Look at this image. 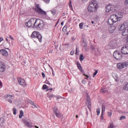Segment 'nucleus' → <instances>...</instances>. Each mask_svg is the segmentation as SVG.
<instances>
[{
    "instance_id": "1",
    "label": "nucleus",
    "mask_w": 128,
    "mask_h": 128,
    "mask_svg": "<svg viewBox=\"0 0 128 128\" xmlns=\"http://www.w3.org/2000/svg\"><path fill=\"white\" fill-rule=\"evenodd\" d=\"M98 8V5L96 0L91 1L88 8V12H96Z\"/></svg>"
},
{
    "instance_id": "2",
    "label": "nucleus",
    "mask_w": 128,
    "mask_h": 128,
    "mask_svg": "<svg viewBox=\"0 0 128 128\" xmlns=\"http://www.w3.org/2000/svg\"><path fill=\"white\" fill-rule=\"evenodd\" d=\"M34 10L36 12H37L38 14L42 16V18H46L48 16V14H46V12L44 11L40 8V4H36L34 7Z\"/></svg>"
},
{
    "instance_id": "3",
    "label": "nucleus",
    "mask_w": 128,
    "mask_h": 128,
    "mask_svg": "<svg viewBox=\"0 0 128 128\" xmlns=\"http://www.w3.org/2000/svg\"><path fill=\"white\" fill-rule=\"evenodd\" d=\"M34 28L38 30H42L44 26V22L40 19H36L34 23Z\"/></svg>"
},
{
    "instance_id": "4",
    "label": "nucleus",
    "mask_w": 128,
    "mask_h": 128,
    "mask_svg": "<svg viewBox=\"0 0 128 128\" xmlns=\"http://www.w3.org/2000/svg\"><path fill=\"white\" fill-rule=\"evenodd\" d=\"M31 36L32 38H38L40 42H42V34H40V32H38V31L33 32Z\"/></svg>"
},
{
    "instance_id": "5",
    "label": "nucleus",
    "mask_w": 128,
    "mask_h": 128,
    "mask_svg": "<svg viewBox=\"0 0 128 128\" xmlns=\"http://www.w3.org/2000/svg\"><path fill=\"white\" fill-rule=\"evenodd\" d=\"M113 56L116 60H122V58H124L122 53L118 50H116L114 52Z\"/></svg>"
},
{
    "instance_id": "6",
    "label": "nucleus",
    "mask_w": 128,
    "mask_h": 128,
    "mask_svg": "<svg viewBox=\"0 0 128 128\" xmlns=\"http://www.w3.org/2000/svg\"><path fill=\"white\" fill-rule=\"evenodd\" d=\"M36 19H35L34 18H30L28 22L25 23L26 26L30 28L33 26L34 28V24H36Z\"/></svg>"
},
{
    "instance_id": "7",
    "label": "nucleus",
    "mask_w": 128,
    "mask_h": 128,
    "mask_svg": "<svg viewBox=\"0 0 128 128\" xmlns=\"http://www.w3.org/2000/svg\"><path fill=\"white\" fill-rule=\"evenodd\" d=\"M128 66V62H124L117 64L116 67L118 68V70H122V68H127Z\"/></svg>"
},
{
    "instance_id": "8",
    "label": "nucleus",
    "mask_w": 128,
    "mask_h": 128,
    "mask_svg": "<svg viewBox=\"0 0 128 128\" xmlns=\"http://www.w3.org/2000/svg\"><path fill=\"white\" fill-rule=\"evenodd\" d=\"M18 84L21 86H26L28 84H26V80L24 79H22V78L19 77L18 78Z\"/></svg>"
},
{
    "instance_id": "9",
    "label": "nucleus",
    "mask_w": 128,
    "mask_h": 128,
    "mask_svg": "<svg viewBox=\"0 0 128 128\" xmlns=\"http://www.w3.org/2000/svg\"><path fill=\"white\" fill-rule=\"evenodd\" d=\"M105 10L106 12H112V10H114V6L110 4H107L106 5Z\"/></svg>"
},
{
    "instance_id": "10",
    "label": "nucleus",
    "mask_w": 128,
    "mask_h": 128,
    "mask_svg": "<svg viewBox=\"0 0 128 128\" xmlns=\"http://www.w3.org/2000/svg\"><path fill=\"white\" fill-rule=\"evenodd\" d=\"M53 110L56 118H62V114L60 113V112L58 110V109L56 107H54Z\"/></svg>"
},
{
    "instance_id": "11",
    "label": "nucleus",
    "mask_w": 128,
    "mask_h": 128,
    "mask_svg": "<svg viewBox=\"0 0 128 128\" xmlns=\"http://www.w3.org/2000/svg\"><path fill=\"white\" fill-rule=\"evenodd\" d=\"M128 28V23L126 22H124L121 25V26L120 27L119 30L120 32H122V30H126V28Z\"/></svg>"
},
{
    "instance_id": "12",
    "label": "nucleus",
    "mask_w": 128,
    "mask_h": 128,
    "mask_svg": "<svg viewBox=\"0 0 128 128\" xmlns=\"http://www.w3.org/2000/svg\"><path fill=\"white\" fill-rule=\"evenodd\" d=\"M6 70V64L0 61V72H4Z\"/></svg>"
},
{
    "instance_id": "13",
    "label": "nucleus",
    "mask_w": 128,
    "mask_h": 128,
    "mask_svg": "<svg viewBox=\"0 0 128 128\" xmlns=\"http://www.w3.org/2000/svg\"><path fill=\"white\" fill-rule=\"evenodd\" d=\"M121 52L123 54H128V45H126L122 47Z\"/></svg>"
},
{
    "instance_id": "14",
    "label": "nucleus",
    "mask_w": 128,
    "mask_h": 128,
    "mask_svg": "<svg viewBox=\"0 0 128 128\" xmlns=\"http://www.w3.org/2000/svg\"><path fill=\"white\" fill-rule=\"evenodd\" d=\"M4 98L8 100V102H10V104H12V100L13 98V96L8 94L6 95H5L4 96Z\"/></svg>"
},
{
    "instance_id": "15",
    "label": "nucleus",
    "mask_w": 128,
    "mask_h": 128,
    "mask_svg": "<svg viewBox=\"0 0 128 128\" xmlns=\"http://www.w3.org/2000/svg\"><path fill=\"white\" fill-rule=\"evenodd\" d=\"M110 18L114 22V23L116 22H118L120 20V18L118 17V15L116 14H112V15Z\"/></svg>"
},
{
    "instance_id": "16",
    "label": "nucleus",
    "mask_w": 128,
    "mask_h": 128,
    "mask_svg": "<svg viewBox=\"0 0 128 128\" xmlns=\"http://www.w3.org/2000/svg\"><path fill=\"white\" fill-rule=\"evenodd\" d=\"M23 122H24V124L26 126H28V128H32V123L26 120H23Z\"/></svg>"
},
{
    "instance_id": "17",
    "label": "nucleus",
    "mask_w": 128,
    "mask_h": 128,
    "mask_svg": "<svg viewBox=\"0 0 128 128\" xmlns=\"http://www.w3.org/2000/svg\"><path fill=\"white\" fill-rule=\"evenodd\" d=\"M0 53L2 56H8V52L6 50L4 49H2L0 50Z\"/></svg>"
},
{
    "instance_id": "18",
    "label": "nucleus",
    "mask_w": 128,
    "mask_h": 128,
    "mask_svg": "<svg viewBox=\"0 0 128 128\" xmlns=\"http://www.w3.org/2000/svg\"><path fill=\"white\" fill-rule=\"evenodd\" d=\"M87 106L88 107V108L89 110H90L92 108V102H90V98H87Z\"/></svg>"
},
{
    "instance_id": "19",
    "label": "nucleus",
    "mask_w": 128,
    "mask_h": 128,
    "mask_svg": "<svg viewBox=\"0 0 128 128\" xmlns=\"http://www.w3.org/2000/svg\"><path fill=\"white\" fill-rule=\"evenodd\" d=\"M112 76L114 78L116 82H120V78H118V74L116 73H114L112 74Z\"/></svg>"
},
{
    "instance_id": "20",
    "label": "nucleus",
    "mask_w": 128,
    "mask_h": 128,
    "mask_svg": "<svg viewBox=\"0 0 128 128\" xmlns=\"http://www.w3.org/2000/svg\"><path fill=\"white\" fill-rule=\"evenodd\" d=\"M114 30H116V27H114V26H111L109 28V32H110V34H112V32H114Z\"/></svg>"
},
{
    "instance_id": "21",
    "label": "nucleus",
    "mask_w": 128,
    "mask_h": 128,
    "mask_svg": "<svg viewBox=\"0 0 128 128\" xmlns=\"http://www.w3.org/2000/svg\"><path fill=\"white\" fill-rule=\"evenodd\" d=\"M108 24H110V26H112V24H115L114 22L113 21V20L112 19V18L110 17L108 20Z\"/></svg>"
},
{
    "instance_id": "22",
    "label": "nucleus",
    "mask_w": 128,
    "mask_h": 128,
    "mask_svg": "<svg viewBox=\"0 0 128 128\" xmlns=\"http://www.w3.org/2000/svg\"><path fill=\"white\" fill-rule=\"evenodd\" d=\"M124 14L122 12H118L117 16L119 18V20H120L121 18H122Z\"/></svg>"
},
{
    "instance_id": "23",
    "label": "nucleus",
    "mask_w": 128,
    "mask_h": 128,
    "mask_svg": "<svg viewBox=\"0 0 128 128\" xmlns=\"http://www.w3.org/2000/svg\"><path fill=\"white\" fill-rule=\"evenodd\" d=\"M50 12L51 14H52L53 16H56V14L58 10L56 8H53L52 10H50Z\"/></svg>"
},
{
    "instance_id": "24",
    "label": "nucleus",
    "mask_w": 128,
    "mask_h": 128,
    "mask_svg": "<svg viewBox=\"0 0 128 128\" xmlns=\"http://www.w3.org/2000/svg\"><path fill=\"white\" fill-rule=\"evenodd\" d=\"M128 34V30L126 29L125 30H122V36H127Z\"/></svg>"
},
{
    "instance_id": "25",
    "label": "nucleus",
    "mask_w": 128,
    "mask_h": 128,
    "mask_svg": "<svg viewBox=\"0 0 128 128\" xmlns=\"http://www.w3.org/2000/svg\"><path fill=\"white\" fill-rule=\"evenodd\" d=\"M24 116V111L20 110L19 114V118H22Z\"/></svg>"
},
{
    "instance_id": "26",
    "label": "nucleus",
    "mask_w": 128,
    "mask_h": 128,
    "mask_svg": "<svg viewBox=\"0 0 128 128\" xmlns=\"http://www.w3.org/2000/svg\"><path fill=\"white\" fill-rule=\"evenodd\" d=\"M79 60L80 62H82V60H84V54H80Z\"/></svg>"
},
{
    "instance_id": "27",
    "label": "nucleus",
    "mask_w": 128,
    "mask_h": 128,
    "mask_svg": "<svg viewBox=\"0 0 128 128\" xmlns=\"http://www.w3.org/2000/svg\"><path fill=\"white\" fill-rule=\"evenodd\" d=\"M77 66L78 70H82V66L80 65V64H79V63L77 64Z\"/></svg>"
},
{
    "instance_id": "28",
    "label": "nucleus",
    "mask_w": 128,
    "mask_h": 128,
    "mask_svg": "<svg viewBox=\"0 0 128 128\" xmlns=\"http://www.w3.org/2000/svg\"><path fill=\"white\" fill-rule=\"evenodd\" d=\"M115 126H114V123H110V125L108 126V128H114Z\"/></svg>"
},
{
    "instance_id": "29",
    "label": "nucleus",
    "mask_w": 128,
    "mask_h": 128,
    "mask_svg": "<svg viewBox=\"0 0 128 128\" xmlns=\"http://www.w3.org/2000/svg\"><path fill=\"white\" fill-rule=\"evenodd\" d=\"M84 22H81L79 24V28H80V30H82V28H84Z\"/></svg>"
},
{
    "instance_id": "30",
    "label": "nucleus",
    "mask_w": 128,
    "mask_h": 128,
    "mask_svg": "<svg viewBox=\"0 0 128 128\" xmlns=\"http://www.w3.org/2000/svg\"><path fill=\"white\" fill-rule=\"evenodd\" d=\"M29 104H32V106H34V108H37L36 106V104H34V102H32V100H30Z\"/></svg>"
},
{
    "instance_id": "31",
    "label": "nucleus",
    "mask_w": 128,
    "mask_h": 128,
    "mask_svg": "<svg viewBox=\"0 0 128 128\" xmlns=\"http://www.w3.org/2000/svg\"><path fill=\"white\" fill-rule=\"evenodd\" d=\"M108 116L109 118H112V110H110V112H108Z\"/></svg>"
},
{
    "instance_id": "32",
    "label": "nucleus",
    "mask_w": 128,
    "mask_h": 128,
    "mask_svg": "<svg viewBox=\"0 0 128 128\" xmlns=\"http://www.w3.org/2000/svg\"><path fill=\"white\" fill-rule=\"evenodd\" d=\"M106 112V106L104 105L102 106V112L104 113Z\"/></svg>"
},
{
    "instance_id": "33",
    "label": "nucleus",
    "mask_w": 128,
    "mask_h": 128,
    "mask_svg": "<svg viewBox=\"0 0 128 128\" xmlns=\"http://www.w3.org/2000/svg\"><path fill=\"white\" fill-rule=\"evenodd\" d=\"M96 114H97V116H100V109L98 108L96 110Z\"/></svg>"
},
{
    "instance_id": "34",
    "label": "nucleus",
    "mask_w": 128,
    "mask_h": 128,
    "mask_svg": "<svg viewBox=\"0 0 128 128\" xmlns=\"http://www.w3.org/2000/svg\"><path fill=\"white\" fill-rule=\"evenodd\" d=\"M69 7L70 8V10H72V0L70 1Z\"/></svg>"
},
{
    "instance_id": "35",
    "label": "nucleus",
    "mask_w": 128,
    "mask_h": 128,
    "mask_svg": "<svg viewBox=\"0 0 128 128\" xmlns=\"http://www.w3.org/2000/svg\"><path fill=\"white\" fill-rule=\"evenodd\" d=\"M84 50H86L88 48V43H84Z\"/></svg>"
},
{
    "instance_id": "36",
    "label": "nucleus",
    "mask_w": 128,
    "mask_h": 128,
    "mask_svg": "<svg viewBox=\"0 0 128 128\" xmlns=\"http://www.w3.org/2000/svg\"><path fill=\"white\" fill-rule=\"evenodd\" d=\"M13 114H16V108H13Z\"/></svg>"
},
{
    "instance_id": "37",
    "label": "nucleus",
    "mask_w": 128,
    "mask_h": 128,
    "mask_svg": "<svg viewBox=\"0 0 128 128\" xmlns=\"http://www.w3.org/2000/svg\"><path fill=\"white\" fill-rule=\"evenodd\" d=\"M42 88L43 90H46V88H48V86H46V84H44L42 86Z\"/></svg>"
},
{
    "instance_id": "38",
    "label": "nucleus",
    "mask_w": 128,
    "mask_h": 128,
    "mask_svg": "<svg viewBox=\"0 0 128 128\" xmlns=\"http://www.w3.org/2000/svg\"><path fill=\"white\" fill-rule=\"evenodd\" d=\"M98 70H96L95 72L93 74V78H94L96 74H98Z\"/></svg>"
},
{
    "instance_id": "39",
    "label": "nucleus",
    "mask_w": 128,
    "mask_h": 128,
    "mask_svg": "<svg viewBox=\"0 0 128 128\" xmlns=\"http://www.w3.org/2000/svg\"><path fill=\"white\" fill-rule=\"evenodd\" d=\"M70 54L71 56H74V50H72L70 52Z\"/></svg>"
},
{
    "instance_id": "40",
    "label": "nucleus",
    "mask_w": 128,
    "mask_h": 128,
    "mask_svg": "<svg viewBox=\"0 0 128 128\" xmlns=\"http://www.w3.org/2000/svg\"><path fill=\"white\" fill-rule=\"evenodd\" d=\"M125 118H126V116H122L120 118V120H125Z\"/></svg>"
},
{
    "instance_id": "41",
    "label": "nucleus",
    "mask_w": 128,
    "mask_h": 128,
    "mask_svg": "<svg viewBox=\"0 0 128 128\" xmlns=\"http://www.w3.org/2000/svg\"><path fill=\"white\" fill-rule=\"evenodd\" d=\"M46 4H48L50 0H42Z\"/></svg>"
},
{
    "instance_id": "42",
    "label": "nucleus",
    "mask_w": 128,
    "mask_h": 128,
    "mask_svg": "<svg viewBox=\"0 0 128 128\" xmlns=\"http://www.w3.org/2000/svg\"><path fill=\"white\" fill-rule=\"evenodd\" d=\"M78 54H79L78 50V48H76V54L78 55Z\"/></svg>"
},
{
    "instance_id": "43",
    "label": "nucleus",
    "mask_w": 128,
    "mask_h": 128,
    "mask_svg": "<svg viewBox=\"0 0 128 128\" xmlns=\"http://www.w3.org/2000/svg\"><path fill=\"white\" fill-rule=\"evenodd\" d=\"M124 4L126 6H128V0H125Z\"/></svg>"
},
{
    "instance_id": "44",
    "label": "nucleus",
    "mask_w": 128,
    "mask_h": 128,
    "mask_svg": "<svg viewBox=\"0 0 128 128\" xmlns=\"http://www.w3.org/2000/svg\"><path fill=\"white\" fill-rule=\"evenodd\" d=\"M9 38H10V40H14V38H13L12 36L10 35V36H9Z\"/></svg>"
},
{
    "instance_id": "45",
    "label": "nucleus",
    "mask_w": 128,
    "mask_h": 128,
    "mask_svg": "<svg viewBox=\"0 0 128 128\" xmlns=\"http://www.w3.org/2000/svg\"><path fill=\"white\" fill-rule=\"evenodd\" d=\"M100 118H102V120H104V113L102 112L101 114Z\"/></svg>"
},
{
    "instance_id": "46",
    "label": "nucleus",
    "mask_w": 128,
    "mask_h": 128,
    "mask_svg": "<svg viewBox=\"0 0 128 128\" xmlns=\"http://www.w3.org/2000/svg\"><path fill=\"white\" fill-rule=\"evenodd\" d=\"M66 28H68V26H65L63 28L62 30H66Z\"/></svg>"
},
{
    "instance_id": "47",
    "label": "nucleus",
    "mask_w": 128,
    "mask_h": 128,
    "mask_svg": "<svg viewBox=\"0 0 128 128\" xmlns=\"http://www.w3.org/2000/svg\"><path fill=\"white\" fill-rule=\"evenodd\" d=\"M42 78H46V75L44 74V72H42Z\"/></svg>"
},
{
    "instance_id": "48",
    "label": "nucleus",
    "mask_w": 128,
    "mask_h": 128,
    "mask_svg": "<svg viewBox=\"0 0 128 128\" xmlns=\"http://www.w3.org/2000/svg\"><path fill=\"white\" fill-rule=\"evenodd\" d=\"M106 92V90L105 89H104V88H102V89H101V90H100V92Z\"/></svg>"
},
{
    "instance_id": "49",
    "label": "nucleus",
    "mask_w": 128,
    "mask_h": 128,
    "mask_svg": "<svg viewBox=\"0 0 128 128\" xmlns=\"http://www.w3.org/2000/svg\"><path fill=\"white\" fill-rule=\"evenodd\" d=\"M52 74L53 76H54V69H52Z\"/></svg>"
},
{
    "instance_id": "50",
    "label": "nucleus",
    "mask_w": 128,
    "mask_h": 128,
    "mask_svg": "<svg viewBox=\"0 0 128 128\" xmlns=\"http://www.w3.org/2000/svg\"><path fill=\"white\" fill-rule=\"evenodd\" d=\"M4 40V38L2 37L0 38V42H2Z\"/></svg>"
},
{
    "instance_id": "51",
    "label": "nucleus",
    "mask_w": 128,
    "mask_h": 128,
    "mask_svg": "<svg viewBox=\"0 0 128 128\" xmlns=\"http://www.w3.org/2000/svg\"><path fill=\"white\" fill-rule=\"evenodd\" d=\"M2 88V83L0 81V88Z\"/></svg>"
},
{
    "instance_id": "52",
    "label": "nucleus",
    "mask_w": 128,
    "mask_h": 128,
    "mask_svg": "<svg viewBox=\"0 0 128 128\" xmlns=\"http://www.w3.org/2000/svg\"><path fill=\"white\" fill-rule=\"evenodd\" d=\"M60 22V20H58V22H56L55 26H58V23Z\"/></svg>"
},
{
    "instance_id": "53",
    "label": "nucleus",
    "mask_w": 128,
    "mask_h": 128,
    "mask_svg": "<svg viewBox=\"0 0 128 128\" xmlns=\"http://www.w3.org/2000/svg\"><path fill=\"white\" fill-rule=\"evenodd\" d=\"M49 98H54V94H52L49 95Z\"/></svg>"
},
{
    "instance_id": "54",
    "label": "nucleus",
    "mask_w": 128,
    "mask_h": 128,
    "mask_svg": "<svg viewBox=\"0 0 128 128\" xmlns=\"http://www.w3.org/2000/svg\"><path fill=\"white\" fill-rule=\"evenodd\" d=\"M84 76H86V78H90V76H89L88 75H86V74H84Z\"/></svg>"
},
{
    "instance_id": "55",
    "label": "nucleus",
    "mask_w": 128,
    "mask_h": 128,
    "mask_svg": "<svg viewBox=\"0 0 128 128\" xmlns=\"http://www.w3.org/2000/svg\"><path fill=\"white\" fill-rule=\"evenodd\" d=\"M61 26H64V22H61Z\"/></svg>"
},
{
    "instance_id": "56",
    "label": "nucleus",
    "mask_w": 128,
    "mask_h": 128,
    "mask_svg": "<svg viewBox=\"0 0 128 128\" xmlns=\"http://www.w3.org/2000/svg\"><path fill=\"white\" fill-rule=\"evenodd\" d=\"M76 118H78V116L76 115Z\"/></svg>"
},
{
    "instance_id": "57",
    "label": "nucleus",
    "mask_w": 128,
    "mask_h": 128,
    "mask_svg": "<svg viewBox=\"0 0 128 128\" xmlns=\"http://www.w3.org/2000/svg\"><path fill=\"white\" fill-rule=\"evenodd\" d=\"M34 128H38V126H34Z\"/></svg>"
},
{
    "instance_id": "58",
    "label": "nucleus",
    "mask_w": 128,
    "mask_h": 128,
    "mask_svg": "<svg viewBox=\"0 0 128 128\" xmlns=\"http://www.w3.org/2000/svg\"><path fill=\"white\" fill-rule=\"evenodd\" d=\"M6 42H8V38H6Z\"/></svg>"
},
{
    "instance_id": "59",
    "label": "nucleus",
    "mask_w": 128,
    "mask_h": 128,
    "mask_svg": "<svg viewBox=\"0 0 128 128\" xmlns=\"http://www.w3.org/2000/svg\"><path fill=\"white\" fill-rule=\"evenodd\" d=\"M92 22V24H94V21H92V22Z\"/></svg>"
},
{
    "instance_id": "60",
    "label": "nucleus",
    "mask_w": 128,
    "mask_h": 128,
    "mask_svg": "<svg viewBox=\"0 0 128 128\" xmlns=\"http://www.w3.org/2000/svg\"><path fill=\"white\" fill-rule=\"evenodd\" d=\"M84 80H82V84H84Z\"/></svg>"
},
{
    "instance_id": "61",
    "label": "nucleus",
    "mask_w": 128,
    "mask_h": 128,
    "mask_svg": "<svg viewBox=\"0 0 128 128\" xmlns=\"http://www.w3.org/2000/svg\"><path fill=\"white\" fill-rule=\"evenodd\" d=\"M50 90H52V88H50Z\"/></svg>"
},
{
    "instance_id": "62",
    "label": "nucleus",
    "mask_w": 128,
    "mask_h": 128,
    "mask_svg": "<svg viewBox=\"0 0 128 128\" xmlns=\"http://www.w3.org/2000/svg\"><path fill=\"white\" fill-rule=\"evenodd\" d=\"M116 9L114 10V11L116 12Z\"/></svg>"
},
{
    "instance_id": "63",
    "label": "nucleus",
    "mask_w": 128,
    "mask_h": 128,
    "mask_svg": "<svg viewBox=\"0 0 128 128\" xmlns=\"http://www.w3.org/2000/svg\"><path fill=\"white\" fill-rule=\"evenodd\" d=\"M85 80H88V78H85Z\"/></svg>"
},
{
    "instance_id": "64",
    "label": "nucleus",
    "mask_w": 128,
    "mask_h": 128,
    "mask_svg": "<svg viewBox=\"0 0 128 128\" xmlns=\"http://www.w3.org/2000/svg\"><path fill=\"white\" fill-rule=\"evenodd\" d=\"M92 50H94V49H92Z\"/></svg>"
}]
</instances>
